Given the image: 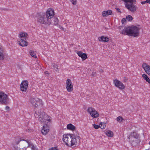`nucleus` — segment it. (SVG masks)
Segmentation results:
<instances>
[{"label":"nucleus","mask_w":150,"mask_h":150,"mask_svg":"<svg viewBox=\"0 0 150 150\" xmlns=\"http://www.w3.org/2000/svg\"><path fill=\"white\" fill-rule=\"evenodd\" d=\"M54 10L49 8L46 13H40L38 21L41 24L46 25L52 24L57 25L58 24L59 20L57 18L54 17Z\"/></svg>","instance_id":"f257e3e1"},{"label":"nucleus","mask_w":150,"mask_h":150,"mask_svg":"<svg viewBox=\"0 0 150 150\" xmlns=\"http://www.w3.org/2000/svg\"><path fill=\"white\" fill-rule=\"evenodd\" d=\"M140 28L137 27L131 26L125 27L121 33L124 35H130L134 37H137L139 36Z\"/></svg>","instance_id":"f03ea898"},{"label":"nucleus","mask_w":150,"mask_h":150,"mask_svg":"<svg viewBox=\"0 0 150 150\" xmlns=\"http://www.w3.org/2000/svg\"><path fill=\"white\" fill-rule=\"evenodd\" d=\"M35 117L38 118L39 120L41 122L44 123L45 122L46 120L50 122L51 120L49 118V116L43 111H41L40 109L37 110V109H35Z\"/></svg>","instance_id":"7ed1b4c3"},{"label":"nucleus","mask_w":150,"mask_h":150,"mask_svg":"<svg viewBox=\"0 0 150 150\" xmlns=\"http://www.w3.org/2000/svg\"><path fill=\"white\" fill-rule=\"evenodd\" d=\"M9 99L6 94L3 92H0V104L7 105L9 103Z\"/></svg>","instance_id":"20e7f679"},{"label":"nucleus","mask_w":150,"mask_h":150,"mask_svg":"<svg viewBox=\"0 0 150 150\" xmlns=\"http://www.w3.org/2000/svg\"><path fill=\"white\" fill-rule=\"evenodd\" d=\"M30 102L33 106H35L37 110L39 109L38 107L40 106H42V101L39 99L38 98H31L30 99Z\"/></svg>","instance_id":"39448f33"},{"label":"nucleus","mask_w":150,"mask_h":150,"mask_svg":"<svg viewBox=\"0 0 150 150\" xmlns=\"http://www.w3.org/2000/svg\"><path fill=\"white\" fill-rule=\"evenodd\" d=\"M19 143L21 145V147L22 148L25 149L29 146V144L30 142L25 140L18 139V141L16 140V145H18Z\"/></svg>","instance_id":"423d86ee"},{"label":"nucleus","mask_w":150,"mask_h":150,"mask_svg":"<svg viewBox=\"0 0 150 150\" xmlns=\"http://www.w3.org/2000/svg\"><path fill=\"white\" fill-rule=\"evenodd\" d=\"M72 135L71 134H67L63 135V140L68 146L70 145V143L72 141Z\"/></svg>","instance_id":"0eeeda50"},{"label":"nucleus","mask_w":150,"mask_h":150,"mask_svg":"<svg viewBox=\"0 0 150 150\" xmlns=\"http://www.w3.org/2000/svg\"><path fill=\"white\" fill-rule=\"evenodd\" d=\"M88 112L93 118H96L99 116V114L94 108L92 107H89L87 110Z\"/></svg>","instance_id":"6e6552de"},{"label":"nucleus","mask_w":150,"mask_h":150,"mask_svg":"<svg viewBox=\"0 0 150 150\" xmlns=\"http://www.w3.org/2000/svg\"><path fill=\"white\" fill-rule=\"evenodd\" d=\"M136 4H125V7L129 11L132 12H135L137 11V7L136 5Z\"/></svg>","instance_id":"1a4fd4ad"},{"label":"nucleus","mask_w":150,"mask_h":150,"mask_svg":"<svg viewBox=\"0 0 150 150\" xmlns=\"http://www.w3.org/2000/svg\"><path fill=\"white\" fill-rule=\"evenodd\" d=\"M113 83L116 87L121 90L124 89L125 88L123 83L117 79L113 80Z\"/></svg>","instance_id":"9d476101"},{"label":"nucleus","mask_w":150,"mask_h":150,"mask_svg":"<svg viewBox=\"0 0 150 150\" xmlns=\"http://www.w3.org/2000/svg\"><path fill=\"white\" fill-rule=\"evenodd\" d=\"M66 86L68 92H71L73 91V85L71 80L69 79H68L67 80Z\"/></svg>","instance_id":"9b49d317"},{"label":"nucleus","mask_w":150,"mask_h":150,"mask_svg":"<svg viewBox=\"0 0 150 150\" xmlns=\"http://www.w3.org/2000/svg\"><path fill=\"white\" fill-rule=\"evenodd\" d=\"M28 85V82L27 80H25L22 82L20 85L21 90L22 91H26Z\"/></svg>","instance_id":"f8f14e48"},{"label":"nucleus","mask_w":150,"mask_h":150,"mask_svg":"<svg viewBox=\"0 0 150 150\" xmlns=\"http://www.w3.org/2000/svg\"><path fill=\"white\" fill-rule=\"evenodd\" d=\"M79 137L76 136H74L73 137H72V141L70 143L71 146L74 145H76L78 143H79L80 142Z\"/></svg>","instance_id":"ddd939ff"},{"label":"nucleus","mask_w":150,"mask_h":150,"mask_svg":"<svg viewBox=\"0 0 150 150\" xmlns=\"http://www.w3.org/2000/svg\"><path fill=\"white\" fill-rule=\"evenodd\" d=\"M138 137V135L135 132L131 133L128 137L129 142H132Z\"/></svg>","instance_id":"4468645a"},{"label":"nucleus","mask_w":150,"mask_h":150,"mask_svg":"<svg viewBox=\"0 0 150 150\" xmlns=\"http://www.w3.org/2000/svg\"><path fill=\"white\" fill-rule=\"evenodd\" d=\"M142 67L144 70L145 72L149 75L150 76V66L145 63L142 64Z\"/></svg>","instance_id":"2eb2a0df"},{"label":"nucleus","mask_w":150,"mask_h":150,"mask_svg":"<svg viewBox=\"0 0 150 150\" xmlns=\"http://www.w3.org/2000/svg\"><path fill=\"white\" fill-rule=\"evenodd\" d=\"M76 52L78 56L82 58L83 61L85 60L88 58L87 55L86 53H83L81 51H79L77 50Z\"/></svg>","instance_id":"dca6fc26"},{"label":"nucleus","mask_w":150,"mask_h":150,"mask_svg":"<svg viewBox=\"0 0 150 150\" xmlns=\"http://www.w3.org/2000/svg\"><path fill=\"white\" fill-rule=\"evenodd\" d=\"M49 130V126L46 124H45L43 127L41 132L43 134L45 135L48 133Z\"/></svg>","instance_id":"f3484780"},{"label":"nucleus","mask_w":150,"mask_h":150,"mask_svg":"<svg viewBox=\"0 0 150 150\" xmlns=\"http://www.w3.org/2000/svg\"><path fill=\"white\" fill-rule=\"evenodd\" d=\"M18 42L20 46L22 47L26 46L28 44L26 39H25L22 38H21L20 41H18Z\"/></svg>","instance_id":"a211bd4d"},{"label":"nucleus","mask_w":150,"mask_h":150,"mask_svg":"<svg viewBox=\"0 0 150 150\" xmlns=\"http://www.w3.org/2000/svg\"><path fill=\"white\" fill-rule=\"evenodd\" d=\"M112 13V11L111 10L104 11L102 13V15L103 17H106L108 15H111Z\"/></svg>","instance_id":"6ab92c4d"},{"label":"nucleus","mask_w":150,"mask_h":150,"mask_svg":"<svg viewBox=\"0 0 150 150\" xmlns=\"http://www.w3.org/2000/svg\"><path fill=\"white\" fill-rule=\"evenodd\" d=\"M139 140L138 138L136 139L132 142H129L133 146H137L139 143Z\"/></svg>","instance_id":"aec40b11"},{"label":"nucleus","mask_w":150,"mask_h":150,"mask_svg":"<svg viewBox=\"0 0 150 150\" xmlns=\"http://www.w3.org/2000/svg\"><path fill=\"white\" fill-rule=\"evenodd\" d=\"M100 38V39L99 38V40L100 41L108 42L109 41V38L108 37L104 36H102Z\"/></svg>","instance_id":"412c9836"},{"label":"nucleus","mask_w":150,"mask_h":150,"mask_svg":"<svg viewBox=\"0 0 150 150\" xmlns=\"http://www.w3.org/2000/svg\"><path fill=\"white\" fill-rule=\"evenodd\" d=\"M4 58V51L2 47H0V60H3Z\"/></svg>","instance_id":"4be33fe9"},{"label":"nucleus","mask_w":150,"mask_h":150,"mask_svg":"<svg viewBox=\"0 0 150 150\" xmlns=\"http://www.w3.org/2000/svg\"><path fill=\"white\" fill-rule=\"evenodd\" d=\"M67 128L68 129L74 131L76 129L75 127L71 124H69L67 125Z\"/></svg>","instance_id":"5701e85b"},{"label":"nucleus","mask_w":150,"mask_h":150,"mask_svg":"<svg viewBox=\"0 0 150 150\" xmlns=\"http://www.w3.org/2000/svg\"><path fill=\"white\" fill-rule=\"evenodd\" d=\"M106 134L108 137H112L113 136V133L110 130H108L105 132Z\"/></svg>","instance_id":"b1692460"},{"label":"nucleus","mask_w":150,"mask_h":150,"mask_svg":"<svg viewBox=\"0 0 150 150\" xmlns=\"http://www.w3.org/2000/svg\"><path fill=\"white\" fill-rule=\"evenodd\" d=\"M28 147L30 148L31 149V150H38L35 146H34L33 144L30 143L29 144Z\"/></svg>","instance_id":"393cba45"},{"label":"nucleus","mask_w":150,"mask_h":150,"mask_svg":"<svg viewBox=\"0 0 150 150\" xmlns=\"http://www.w3.org/2000/svg\"><path fill=\"white\" fill-rule=\"evenodd\" d=\"M142 77L146 81L148 82L149 83H150V79L148 77L147 75L145 74H142Z\"/></svg>","instance_id":"a878e982"},{"label":"nucleus","mask_w":150,"mask_h":150,"mask_svg":"<svg viewBox=\"0 0 150 150\" xmlns=\"http://www.w3.org/2000/svg\"><path fill=\"white\" fill-rule=\"evenodd\" d=\"M28 35L27 33H22L20 34V36L21 38L23 39H26L25 38H26Z\"/></svg>","instance_id":"bb28decb"},{"label":"nucleus","mask_w":150,"mask_h":150,"mask_svg":"<svg viewBox=\"0 0 150 150\" xmlns=\"http://www.w3.org/2000/svg\"><path fill=\"white\" fill-rule=\"evenodd\" d=\"M52 66L55 71H59L58 68V66L57 65L55 64V63H53L52 64Z\"/></svg>","instance_id":"cd10ccee"},{"label":"nucleus","mask_w":150,"mask_h":150,"mask_svg":"<svg viewBox=\"0 0 150 150\" xmlns=\"http://www.w3.org/2000/svg\"><path fill=\"white\" fill-rule=\"evenodd\" d=\"M126 19L128 21H132L133 18L132 16L130 15H128L126 17Z\"/></svg>","instance_id":"c85d7f7f"},{"label":"nucleus","mask_w":150,"mask_h":150,"mask_svg":"<svg viewBox=\"0 0 150 150\" xmlns=\"http://www.w3.org/2000/svg\"><path fill=\"white\" fill-rule=\"evenodd\" d=\"M100 127L102 129H104L105 128L106 125L105 123L104 122H101L100 123Z\"/></svg>","instance_id":"c756f323"},{"label":"nucleus","mask_w":150,"mask_h":150,"mask_svg":"<svg viewBox=\"0 0 150 150\" xmlns=\"http://www.w3.org/2000/svg\"><path fill=\"white\" fill-rule=\"evenodd\" d=\"M30 55L32 57L35 58H36L37 56L36 55V54L34 53V52L30 51Z\"/></svg>","instance_id":"7c9ffc66"},{"label":"nucleus","mask_w":150,"mask_h":150,"mask_svg":"<svg viewBox=\"0 0 150 150\" xmlns=\"http://www.w3.org/2000/svg\"><path fill=\"white\" fill-rule=\"evenodd\" d=\"M123 120L122 117L121 116H119L117 117V121L120 122H121L122 120Z\"/></svg>","instance_id":"2f4dec72"},{"label":"nucleus","mask_w":150,"mask_h":150,"mask_svg":"<svg viewBox=\"0 0 150 150\" xmlns=\"http://www.w3.org/2000/svg\"><path fill=\"white\" fill-rule=\"evenodd\" d=\"M16 142H15V144H14L13 145V147L15 148L16 150H20V149L18 148V146H16Z\"/></svg>","instance_id":"473e14b6"},{"label":"nucleus","mask_w":150,"mask_h":150,"mask_svg":"<svg viewBox=\"0 0 150 150\" xmlns=\"http://www.w3.org/2000/svg\"><path fill=\"white\" fill-rule=\"evenodd\" d=\"M93 126L94 128L96 129H98L100 127V125H96V124L93 125Z\"/></svg>","instance_id":"72a5a7b5"},{"label":"nucleus","mask_w":150,"mask_h":150,"mask_svg":"<svg viewBox=\"0 0 150 150\" xmlns=\"http://www.w3.org/2000/svg\"><path fill=\"white\" fill-rule=\"evenodd\" d=\"M73 5H75L76 4V0H70Z\"/></svg>","instance_id":"f704fd0d"},{"label":"nucleus","mask_w":150,"mask_h":150,"mask_svg":"<svg viewBox=\"0 0 150 150\" xmlns=\"http://www.w3.org/2000/svg\"><path fill=\"white\" fill-rule=\"evenodd\" d=\"M126 21V19L125 18H123L121 21L122 23L123 24Z\"/></svg>","instance_id":"c9c22d12"},{"label":"nucleus","mask_w":150,"mask_h":150,"mask_svg":"<svg viewBox=\"0 0 150 150\" xmlns=\"http://www.w3.org/2000/svg\"><path fill=\"white\" fill-rule=\"evenodd\" d=\"M115 9L116 10L118 13L120 12V13H121V12L120 11V9L119 8H115Z\"/></svg>","instance_id":"e433bc0d"},{"label":"nucleus","mask_w":150,"mask_h":150,"mask_svg":"<svg viewBox=\"0 0 150 150\" xmlns=\"http://www.w3.org/2000/svg\"><path fill=\"white\" fill-rule=\"evenodd\" d=\"M147 3V0H146V1H142L141 2V3L142 4H144L146 3Z\"/></svg>","instance_id":"4c0bfd02"},{"label":"nucleus","mask_w":150,"mask_h":150,"mask_svg":"<svg viewBox=\"0 0 150 150\" xmlns=\"http://www.w3.org/2000/svg\"><path fill=\"white\" fill-rule=\"evenodd\" d=\"M49 150H58L57 149H56L55 148H52L51 149H50Z\"/></svg>","instance_id":"58836bf2"},{"label":"nucleus","mask_w":150,"mask_h":150,"mask_svg":"<svg viewBox=\"0 0 150 150\" xmlns=\"http://www.w3.org/2000/svg\"><path fill=\"white\" fill-rule=\"evenodd\" d=\"M5 109L7 110H8L9 109V107L8 106H6V107Z\"/></svg>","instance_id":"ea45409f"},{"label":"nucleus","mask_w":150,"mask_h":150,"mask_svg":"<svg viewBox=\"0 0 150 150\" xmlns=\"http://www.w3.org/2000/svg\"><path fill=\"white\" fill-rule=\"evenodd\" d=\"M45 74H46L47 75H49V73H48V72L47 71H46L45 72Z\"/></svg>","instance_id":"a19ab883"},{"label":"nucleus","mask_w":150,"mask_h":150,"mask_svg":"<svg viewBox=\"0 0 150 150\" xmlns=\"http://www.w3.org/2000/svg\"><path fill=\"white\" fill-rule=\"evenodd\" d=\"M59 28H60V29H62V30H64V28L63 27H62V26H60V25H59Z\"/></svg>","instance_id":"79ce46f5"},{"label":"nucleus","mask_w":150,"mask_h":150,"mask_svg":"<svg viewBox=\"0 0 150 150\" xmlns=\"http://www.w3.org/2000/svg\"><path fill=\"white\" fill-rule=\"evenodd\" d=\"M147 3L150 4V0H147Z\"/></svg>","instance_id":"37998d69"},{"label":"nucleus","mask_w":150,"mask_h":150,"mask_svg":"<svg viewBox=\"0 0 150 150\" xmlns=\"http://www.w3.org/2000/svg\"><path fill=\"white\" fill-rule=\"evenodd\" d=\"M100 71L101 72H103V70L102 69H101Z\"/></svg>","instance_id":"c03bdc74"},{"label":"nucleus","mask_w":150,"mask_h":150,"mask_svg":"<svg viewBox=\"0 0 150 150\" xmlns=\"http://www.w3.org/2000/svg\"><path fill=\"white\" fill-rule=\"evenodd\" d=\"M92 75L93 76L94 75V73H93L92 74Z\"/></svg>","instance_id":"a18cd8bd"},{"label":"nucleus","mask_w":150,"mask_h":150,"mask_svg":"<svg viewBox=\"0 0 150 150\" xmlns=\"http://www.w3.org/2000/svg\"><path fill=\"white\" fill-rule=\"evenodd\" d=\"M145 150H150V148H149L148 149H146Z\"/></svg>","instance_id":"49530a36"},{"label":"nucleus","mask_w":150,"mask_h":150,"mask_svg":"<svg viewBox=\"0 0 150 150\" xmlns=\"http://www.w3.org/2000/svg\"><path fill=\"white\" fill-rule=\"evenodd\" d=\"M149 145H150V142H149Z\"/></svg>","instance_id":"de8ad7c7"},{"label":"nucleus","mask_w":150,"mask_h":150,"mask_svg":"<svg viewBox=\"0 0 150 150\" xmlns=\"http://www.w3.org/2000/svg\"><path fill=\"white\" fill-rule=\"evenodd\" d=\"M124 80H125V82H126V79L125 80L124 79Z\"/></svg>","instance_id":"09e8293b"},{"label":"nucleus","mask_w":150,"mask_h":150,"mask_svg":"<svg viewBox=\"0 0 150 150\" xmlns=\"http://www.w3.org/2000/svg\"><path fill=\"white\" fill-rule=\"evenodd\" d=\"M105 29H108V28H105Z\"/></svg>","instance_id":"8fccbe9b"}]
</instances>
